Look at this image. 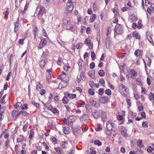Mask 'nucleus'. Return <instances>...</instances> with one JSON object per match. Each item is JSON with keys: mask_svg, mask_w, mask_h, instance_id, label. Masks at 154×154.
I'll list each match as a JSON object with an SVG mask.
<instances>
[{"mask_svg": "<svg viewBox=\"0 0 154 154\" xmlns=\"http://www.w3.org/2000/svg\"><path fill=\"white\" fill-rule=\"evenodd\" d=\"M21 112V114L23 116H25L27 115V112L26 111H20Z\"/></svg>", "mask_w": 154, "mask_h": 154, "instance_id": "nucleus-46", "label": "nucleus"}, {"mask_svg": "<svg viewBox=\"0 0 154 154\" xmlns=\"http://www.w3.org/2000/svg\"><path fill=\"white\" fill-rule=\"evenodd\" d=\"M141 88L142 89V90L141 91V93L143 94H145L146 92V89L143 87H141Z\"/></svg>", "mask_w": 154, "mask_h": 154, "instance_id": "nucleus-63", "label": "nucleus"}, {"mask_svg": "<svg viewBox=\"0 0 154 154\" xmlns=\"http://www.w3.org/2000/svg\"><path fill=\"white\" fill-rule=\"evenodd\" d=\"M88 93L90 94L93 95L94 94L95 92L94 90L92 89H90L88 91Z\"/></svg>", "mask_w": 154, "mask_h": 154, "instance_id": "nucleus-39", "label": "nucleus"}, {"mask_svg": "<svg viewBox=\"0 0 154 154\" xmlns=\"http://www.w3.org/2000/svg\"><path fill=\"white\" fill-rule=\"evenodd\" d=\"M39 8L40 10L38 13V15L39 16L40 15L42 16V14L44 13L45 11V8L43 6H40L39 7V6H37V8Z\"/></svg>", "mask_w": 154, "mask_h": 154, "instance_id": "nucleus-13", "label": "nucleus"}, {"mask_svg": "<svg viewBox=\"0 0 154 154\" xmlns=\"http://www.w3.org/2000/svg\"><path fill=\"white\" fill-rule=\"evenodd\" d=\"M102 120L103 122L105 121L107 119L106 113L105 112H102Z\"/></svg>", "mask_w": 154, "mask_h": 154, "instance_id": "nucleus-20", "label": "nucleus"}, {"mask_svg": "<svg viewBox=\"0 0 154 154\" xmlns=\"http://www.w3.org/2000/svg\"><path fill=\"white\" fill-rule=\"evenodd\" d=\"M5 109L4 106H2L0 108V114H2Z\"/></svg>", "mask_w": 154, "mask_h": 154, "instance_id": "nucleus-41", "label": "nucleus"}, {"mask_svg": "<svg viewBox=\"0 0 154 154\" xmlns=\"http://www.w3.org/2000/svg\"><path fill=\"white\" fill-rule=\"evenodd\" d=\"M78 64L79 66L82 67L84 65V62L82 60H80L79 61Z\"/></svg>", "mask_w": 154, "mask_h": 154, "instance_id": "nucleus-44", "label": "nucleus"}, {"mask_svg": "<svg viewBox=\"0 0 154 154\" xmlns=\"http://www.w3.org/2000/svg\"><path fill=\"white\" fill-rule=\"evenodd\" d=\"M14 31L15 32H17V31H18V28L20 25L19 18V17H18L17 18V21H16L14 23Z\"/></svg>", "mask_w": 154, "mask_h": 154, "instance_id": "nucleus-10", "label": "nucleus"}, {"mask_svg": "<svg viewBox=\"0 0 154 154\" xmlns=\"http://www.w3.org/2000/svg\"><path fill=\"white\" fill-rule=\"evenodd\" d=\"M24 39H20L19 41V44L23 45L24 44Z\"/></svg>", "mask_w": 154, "mask_h": 154, "instance_id": "nucleus-62", "label": "nucleus"}, {"mask_svg": "<svg viewBox=\"0 0 154 154\" xmlns=\"http://www.w3.org/2000/svg\"><path fill=\"white\" fill-rule=\"evenodd\" d=\"M54 149L55 150L56 152H58L56 154H61L62 150V149L61 148L58 147H55Z\"/></svg>", "mask_w": 154, "mask_h": 154, "instance_id": "nucleus-29", "label": "nucleus"}, {"mask_svg": "<svg viewBox=\"0 0 154 154\" xmlns=\"http://www.w3.org/2000/svg\"><path fill=\"white\" fill-rule=\"evenodd\" d=\"M20 140H25L24 137L23 135H18L17 139V142Z\"/></svg>", "mask_w": 154, "mask_h": 154, "instance_id": "nucleus-24", "label": "nucleus"}, {"mask_svg": "<svg viewBox=\"0 0 154 154\" xmlns=\"http://www.w3.org/2000/svg\"><path fill=\"white\" fill-rule=\"evenodd\" d=\"M119 91L122 96H125L128 91L126 86L123 84H120L119 86Z\"/></svg>", "mask_w": 154, "mask_h": 154, "instance_id": "nucleus-3", "label": "nucleus"}, {"mask_svg": "<svg viewBox=\"0 0 154 154\" xmlns=\"http://www.w3.org/2000/svg\"><path fill=\"white\" fill-rule=\"evenodd\" d=\"M75 117L74 116H69L68 117V121L69 122H70V124L71 123H72L75 120Z\"/></svg>", "mask_w": 154, "mask_h": 154, "instance_id": "nucleus-19", "label": "nucleus"}, {"mask_svg": "<svg viewBox=\"0 0 154 154\" xmlns=\"http://www.w3.org/2000/svg\"><path fill=\"white\" fill-rule=\"evenodd\" d=\"M51 77V74H48L46 77V79L49 81L50 80Z\"/></svg>", "mask_w": 154, "mask_h": 154, "instance_id": "nucleus-58", "label": "nucleus"}, {"mask_svg": "<svg viewBox=\"0 0 154 154\" xmlns=\"http://www.w3.org/2000/svg\"><path fill=\"white\" fill-rule=\"evenodd\" d=\"M108 101V99L107 97H101L99 100V101L102 103H105L107 102Z\"/></svg>", "mask_w": 154, "mask_h": 154, "instance_id": "nucleus-8", "label": "nucleus"}, {"mask_svg": "<svg viewBox=\"0 0 154 154\" xmlns=\"http://www.w3.org/2000/svg\"><path fill=\"white\" fill-rule=\"evenodd\" d=\"M65 95L68 97L69 99H74L76 97V95L74 94H70L68 92H66L65 93Z\"/></svg>", "mask_w": 154, "mask_h": 154, "instance_id": "nucleus-14", "label": "nucleus"}, {"mask_svg": "<svg viewBox=\"0 0 154 154\" xmlns=\"http://www.w3.org/2000/svg\"><path fill=\"white\" fill-rule=\"evenodd\" d=\"M137 28L139 29H140L142 27V25L141 24V21H138V24L137 25Z\"/></svg>", "mask_w": 154, "mask_h": 154, "instance_id": "nucleus-54", "label": "nucleus"}, {"mask_svg": "<svg viewBox=\"0 0 154 154\" xmlns=\"http://www.w3.org/2000/svg\"><path fill=\"white\" fill-rule=\"evenodd\" d=\"M68 145V143L65 141L62 142L61 143V146L62 148H66L67 147Z\"/></svg>", "mask_w": 154, "mask_h": 154, "instance_id": "nucleus-21", "label": "nucleus"}, {"mask_svg": "<svg viewBox=\"0 0 154 154\" xmlns=\"http://www.w3.org/2000/svg\"><path fill=\"white\" fill-rule=\"evenodd\" d=\"M106 47L108 48L109 47L110 45V39L109 38H107L106 39Z\"/></svg>", "mask_w": 154, "mask_h": 154, "instance_id": "nucleus-26", "label": "nucleus"}, {"mask_svg": "<svg viewBox=\"0 0 154 154\" xmlns=\"http://www.w3.org/2000/svg\"><path fill=\"white\" fill-rule=\"evenodd\" d=\"M63 133L66 134H68L69 133V131L68 129L66 128V127L63 128Z\"/></svg>", "mask_w": 154, "mask_h": 154, "instance_id": "nucleus-36", "label": "nucleus"}, {"mask_svg": "<svg viewBox=\"0 0 154 154\" xmlns=\"http://www.w3.org/2000/svg\"><path fill=\"white\" fill-rule=\"evenodd\" d=\"M121 134L122 136L126 138L128 136V134L127 133V129L125 128H122Z\"/></svg>", "mask_w": 154, "mask_h": 154, "instance_id": "nucleus-15", "label": "nucleus"}, {"mask_svg": "<svg viewBox=\"0 0 154 154\" xmlns=\"http://www.w3.org/2000/svg\"><path fill=\"white\" fill-rule=\"evenodd\" d=\"M28 105L26 104H24L21 107V109L23 110L24 109H28Z\"/></svg>", "mask_w": 154, "mask_h": 154, "instance_id": "nucleus-45", "label": "nucleus"}, {"mask_svg": "<svg viewBox=\"0 0 154 154\" xmlns=\"http://www.w3.org/2000/svg\"><path fill=\"white\" fill-rule=\"evenodd\" d=\"M34 135V131L32 130H30V134L29 136V138L30 139H31L33 137V136Z\"/></svg>", "mask_w": 154, "mask_h": 154, "instance_id": "nucleus-33", "label": "nucleus"}, {"mask_svg": "<svg viewBox=\"0 0 154 154\" xmlns=\"http://www.w3.org/2000/svg\"><path fill=\"white\" fill-rule=\"evenodd\" d=\"M105 93L106 94L109 96L110 95L112 94L111 91L109 89H107L105 91Z\"/></svg>", "mask_w": 154, "mask_h": 154, "instance_id": "nucleus-35", "label": "nucleus"}, {"mask_svg": "<svg viewBox=\"0 0 154 154\" xmlns=\"http://www.w3.org/2000/svg\"><path fill=\"white\" fill-rule=\"evenodd\" d=\"M41 85L40 83L39 84L37 85L36 88L37 91H40V90L41 89Z\"/></svg>", "mask_w": 154, "mask_h": 154, "instance_id": "nucleus-60", "label": "nucleus"}, {"mask_svg": "<svg viewBox=\"0 0 154 154\" xmlns=\"http://www.w3.org/2000/svg\"><path fill=\"white\" fill-rule=\"evenodd\" d=\"M90 102L92 106L97 107H98L100 106V104L98 103H97L96 101H94L92 98L90 99Z\"/></svg>", "mask_w": 154, "mask_h": 154, "instance_id": "nucleus-9", "label": "nucleus"}, {"mask_svg": "<svg viewBox=\"0 0 154 154\" xmlns=\"http://www.w3.org/2000/svg\"><path fill=\"white\" fill-rule=\"evenodd\" d=\"M147 150L148 152H150L152 150V148L151 146H149L147 148Z\"/></svg>", "mask_w": 154, "mask_h": 154, "instance_id": "nucleus-61", "label": "nucleus"}, {"mask_svg": "<svg viewBox=\"0 0 154 154\" xmlns=\"http://www.w3.org/2000/svg\"><path fill=\"white\" fill-rule=\"evenodd\" d=\"M22 104L20 102H17L16 104L15 105V107L16 108H19V107L21 106Z\"/></svg>", "mask_w": 154, "mask_h": 154, "instance_id": "nucleus-48", "label": "nucleus"}, {"mask_svg": "<svg viewBox=\"0 0 154 154\" xmlns=\"http://www.w3.org/2000/svg\"><path fill=\"white\" fill-rule=\"evenodd\" d=\"M62 25L64 28L68 30L72 29L73 28L72 25L71 24L70 20L69 18L64 19Z\"/></svg>", "mask_w": 154, "mask_h": 154, "instance_id": "nucleus-1", "label": "nucleus"}, {"mask_svg": "<svg viewBox=\"0 0 154 154\" xmlns=\"http://www.w3.org/2000/svg\"><path fill=\"white\" fill-rule=\"evenodd\" d=\"M82 132L81 131L80 129H79V130H78V131L74 134V135L76 137H78L79 136L82 135Z\"/></svg>", "mask_w": 154, "mask_h": 154, "instance_id": "nucleus-28", "label": "nucleus"}, {"mask_svg": "<svg viewBox=\"0 0 154 154\" xmlns=\"http://www.w3.org/2000/svg\"><path fill=\"white\" fill-rule=\"evenodd\" d=\"M28 125H24L23 127V131L24 132H26L27 129Z\"/></svg>", "mask_w": 154, "mask_h": 154, "instance_id": "nucleus-55", "label": "nucleus"}, {"mask_svg": "<svg viewBox=\"0 0 154 154\" xmlns=\"http://www.w3.org/2000/svg\"><path fill=\"white\" fill-rule=\"evenodd\" d=\"M83 46V44L82 43H80L77 44L76 46V47L77 49H80Z\"/></svg>", "mask_w": 154, "mask_h": 154, "instance_id": "nucleus-42", "label": "nucleus"}, {"mask_svg": "<svg viewBox=\"0 0 154 154\" xmlns=\"http://www.w3.org/2000/svg\"><path fill=\"white\" fill-rule=\"evenodd\" d=\"M68 97L66 96H64L63 97L62 100L63 103L66 104L68 103L69 100L68 99Z\"/></svg>", "mask_w": 154, "mask_h": 154, "instance_id": "nucleus-27", "label": "nucleus"}, {"mask_svg": "<svg viewBox=\"0 0 154 154\" xmlns=\"http://www.w3.org/2000/svg\"><path fill=\"white\" fill-rule=\"evenodd\" d=\"M123 30V26L122 25L117 24L114 29V32L117 34L121 35Z\"/></svg>", "mask_w": 154, "mask_h": 154, "instance_id": "nucleus-4", "label": "nucleus"}, {"mask_svg": "<svg viewBox=\"0 0 154 154\" xmlns=\"http://www.w3.org/2000/svg\"><path fill=\"white\" fill-rule=\"evenodd\" d=\"M89 120L88 116L86 114L83 115L80 119L81 122L84 125L87 124Z\"/></svg>", "mask_w": 154, "mask_h": 154, "instance_id": "nucleus-5", "label": "nucleus"}, {"mask_svg": "<svg viewBox=\"0 0 154 154\" xmlns=\"http://www.w3.org/2000/svg\"><path fill=\"white\" fill-rule=\"evenodd\" d=\"M137 143V146L139 148H142L144 146L143 144L142 141L141 140L139 139Z\"/></svg>", "mask_w": 154, "mask_h": 154, "instance_id": "nucleus-22", "label": "nucleus"}, {"mask_svg": "<svg viewBox=\"0 0 154 154\" xmlns=\"http://www.w3.org/2000/svg\"><path fill=\"white\" fill-rule=\"evenodd\" d=\"M92 115L95 119H97L100 117V113L97 110H94L92 112Z\"/></svg>", "mask_w": 154, "mask_h": 154, "instance_id": "nucleus-7", "label": "nucleus"}, {"mask_svg": "<svg viewBox=\"0 0 154 154\" xmlns=\"http://www.w3.org/2000/svg\"><path fill=\"white\" fill-rule=\"evenodd\" d=\"M98 73L99 75L100 76H103L104 75L105 72L103 70H100L99 71Z\"/></svg>", "mask_w": 154, "mask_h": 154, "instance_id": "nucleus-32", "label": "nucleus"}, {"mask_svg": "<svg viewBox=\"0 0 154 154\" xmlns=\"http://www.w3.org/2000/svg\"><path fill=\"white\" fill-rule=\"evenodd\" d=\"M76 4L75 2L73 1V0H68V2L67 3L66 10L68 12H71L73 8L74 5Z\"/></svg>", "mask_w": 154, "mask_h": 154, "instance_id": "nucleus-2", "label": "nucleus"}, {"mask_svg": "<svg viewBox=\"0 0 154 154\" xmlns=\"http://www.w3.org/2000/svg\"><path fill=\"white\" fill-rule=\"evenodd\" d=\"M51 110V111H52L55 114L58 113L59 112V111L57 109L55 108H52Z\"/></svg>", "mask_w": 154, "mask_h": 154, "instance_id": "nucleus-40", "label": "nucleus"}, {"mask_svg": "<svg viewBox=\"0 0 154 154\" xmlns=\"http://www.w3.org/2000/svg\"><path fill=\"white\" fill-rule=\"evenodd\" d=\"M90 68L91 69H93L95 67V63L94 62H92L90 64Z\"/></svg>", "mask_w": 154, "mask_h": 154, "instance_id": "nucleus-56", "label": "nucleus"}, {"mask_svg": "<svg viewBox=\"0 0 154 154\" xmlns=\"http://www.w3.org/2000/svg\"><path fill=\"white\" fill-rule=\"evenodd\" d=\"M104 89L103 88H100L99 91V94L100 95H102L104 92Z\"/></svg>", "mask_w": 154, "mask_h": 154, "instance_id": "nucleus-37", "label": "nucleus"}, {"mask_svg": "<svg viewBox=\"0 0 154 154\" xmlns=\"http://www.w3.org/2000/svg\"><path fill=\"white\" fill-rule=\"evenodd\" d=\"M154 94L151 92H150L149 94V99L151 100L152 101L154 100Z\"/></svg>", "mask_w": 154, "mask_h": 154, "instance_id": "nucleus-30", "label": "nucleus"}, {"mask_svg": "<svg viewBox=\"0 0 154 154\" xmlns=\"http://www.w3.org/2000/svg\"><path fill=\"white\" fill-rule=\"evenodd\" d=\"M45 90L42 89L41 90L40 93L41 95H43L45 93Z\"/></svg>", "mask_w": 154, "mask_h": 154, "instance_id": "nucleus-64", "label": "nucleus"}, {"mask_svg": "<svg viewBox=\"0 0 154 154\" xmlns=\"http://www.w3.org/2000/svg\"><path fill=\"white\" fill-rule=\"evenodd\" d=\"M96 18V15L95 14H92L90 18V22L91 23L93 22L95 20Z\"/></svg>", "mask_w": 154, "mask_h": 154, "instance_id": "nucleus-25", "label": "nucleus"}, {"mask_svg": "<svg viewBox=\"0 0 154 154\" xmlns=\"http://www.w3.org/2000/svg\"><path fill=\"white\" fill-rule=\"evenodd\" d=\"M85 43L89 46V49H91L93 47V43L91 42V40L89 38H87L85 41Z\"/></svg>", "mask_w": 154, "mask_h": 154, "instance_id": "nucleus-6", "label": "nucleus"}, {"mask_svg": "<svg viewBox=\"0 0 154 154\" xmlns=\"http://www.w3.org/2000/svg\"><path fill=\"white\" fill-rule=\"evenodd\" d=\"M94 143L95 145H97L98 146H100L102 145V143L100 140H96L94 141Z\"/></svg>", "mask_w": 154, "mask_h": 154, "instance_id": "nucleus-31", "label": "nucleus"}, {"mask_svg": "<svg viewBox=\"0 0 154 154\" xmlns=\"http://www.w3.org/2000/svg\"><path fill=\"white\" fill-rule=\"evenodd\" d=\"M78 130H79V129L77 128H73L72 129V131L74 134L75 133L77 132L78 131Z\"/></svg>", "mask_w": 154, "mask_h": 154, "instance_id": "nucleus-59", "label": "nucleus"}, {"mask_svg": "<svg viewBox=\"0 0 154 154\" xmlns=\"http://www.w3.org/2000/svg\"><path fill=\"white\" fill-rule=\"evenodd\" d=\"M142 51L139 49L136 50L134 53L135 55L137 57L140 56L142 55Z\"/></svg>", "mask_w": 154, "mask_h": 154, "instance_id": "nucleus-17", "label": "nucleus"}, {"mask_svg": "<svg viewBox=\"0 0 154 154\" xmlns=\"http://www.w3.org/2000/svg\"><path fill=\"white\" fill-rule=\"evenodd\" d=\"M97 128H95V130L96 131H98L100 130L102 128L101 127L100 124H98L97 125Z\"/></svg>", "mask_w": 154, "mask_h": 154, "instance_id": "nucleus-52", "label": "nucleus"}, {"mask_svg": "<svg viewBox=\"0 0 154 154\" xmlns=\"http://www.w3.org/2000/svg\"><path fill=\"white\" fill-rule=\"evenodd\" d=\"M132 27L134 29H135L137 28V24L136 23H133L132 24Z\"/></svg>", "mask_w": 154, "mask_h": 154, "instance_id": "nucleus-57", "label": "nucleus"}, {"mask_svg": "<svg viewBox=\"0 0 154 154\" xmlns=\"http://www.w3.org/2000/svg\"><path fill=\"white\" fill-rule=\"evenodd\" d=\"M133 35L136 39H140V35L138 34L137 33H134L133 34Z\"/></svg>", "mask_w": 154, "mask_h": 154, "instance_id": "nucleus-34", "label": "nucleus"}, {"mask_svg": "<svg viewBox=\"0 0 154 154\" xmlns=\"http://www.w3.org/2000/svg\"><path fill=\"white\" fill-rule=\"evenodd\" d=\"M47 59H42V60H41L39 63V64L40 66L43 68L45 66V65L46 62H47Z\"/></svg>", "mask_w": 154, "mask_h": 154, "instance_id": "nucleus-16", "label": "nucleus"}, {"mask_svg": "<svg viewBox=\"0 0 154 154\" xmlns=\"http://www.w3.org/2000/svg\"><path fill=\"white\" fill-rule=\"evenodd\" d=\"M146 37L149 42L151 43L152 42L151 36L149 35H147Z\"/></svg>", "mask_w": 154, "mask_h": 154, "instance_id": "nucleus-49", "label": "nucleus"}, {"mask_svg": "<svg viewBox=\"0 0 154 154\" xmlns=\"http://www.w3.org/2000/svg\"><path fill=\"white\" fill-rule=\"evenodd\" d=\"M44 46L47 44V41L45 38L42 39L40 42Z\"/></svg>", "mask_w": 154, "mask_h": 154, "instance_id": "nucleus-38", "label": "nucleus"}, {"mask_svg": "<svg viewBox=\"0 0 154 154\" xmlns=\"http://www.w3.org/2000/svg\"><path fill=\"white\" fill-rule=\"evenodd\" d=\"M145 1V6H147L149 5H150L149 7H151L152 6V3L150 2L148 0H144ZM142 6L143 8V9H144V0H142Z\"/></svg>", "mask_w": 154, "mask_h": 154, "instance_id": "nucleus-11", "label": "nucleus"}, {"mask_svg": "<svg viewBox=\"0 0 154 154\" xmlns=\"http://www.w3.org/2000/svg\"><path fill=\"white\" fill-rule=\"evenodd\" d=\"M111 125H112L111 124L110 122L108 121L107 122L106 127L108 130L110 131L112 129V126H111Z\"/></svg>", "mask_w": 154, "mask_h": 154, "instance_id": "nucleus-23", "label": "nucleus"}, {"mask_svg": "<svg viewBox=\"0 0 154 154\" xmlns=\"http://www.w3.org/2000/svg\"><path fill=\"white\" fill-rule=\"evenodd\" d=\"M12 75V73L11 72H10L7 75V77L6 79V81H8L10 79V77Z\"/></svg>", "mask_w": 154, "mask_h": 154, "instance_id": "nucleus-50", "label": "nucleus"}, {"mask_svg": "<svg viewBox=\"0 0 154 154\" xmlns=\"http://www.w3.org/2000/svg\"><path fill=\"white\" fill-rule=\"evenodd\" d=\"M6 95H5L0 100V103H3L5 102V99L6 97Z\"/></svg>", "mask_w": 154, "mask_h": 154, "instance_id": "nucleus-47", "label": "nucleus"}, {"mask_svg": "<svg viewBox=\"0 0 154 154\" xmlns=\"http://www.w3.org/2000/svg\"><path fill=\"white\" fill-rule=\"evenodd\" d=\"M85 72L84 71H82L80 74V76L82 79H84L85 78L84 74Z\"/></svg>", "mask_w": 154, "mask_h": 154, "instance_id": "nucleus-53", "label": "nucleus"}, {"mask_svg": "<svg viewBox=\"0 0 154 154\" xmlns=\"http://www.w3.org/2000/svg\"><path fill=\"white\" fill-rule=\"evenodd\" d=\"M10 143V140H7L6 142L5 143V146L6 147V149L9 147L10 146V145L9 144Z\"/></svg>", "mask_w": 154, "mask_h": 154, "instance_id": "nucleus-51", "label": "nucleus"}, {"mask_svg": "<svg viewBox=\"0 0 154 154\" xmlns=\"http://www.w3.org/2000/svg\"><path fill=\"white\" fill-rule=\"evenodd\" d=\"M130 73L129 75H130V77L134 79L137 75V72L134 69H132L130 71Z\"/></svg>", "mask_w": 154, "mask_h": 154, "instance_id": "nucleus-12", "label": "nucleus"}, {"mask_svg": "<svg viewBox=\"0 0 154 154\" xmlns=\"http://www.w3.org/2000/svg\"><path fill=\"white\" fill-rule=\"evenodd\" d=\"M61 79V80L65 82H67L69 80V77L66 75H62V78Z\"/></svg>", "mask_w": 154, "mask_h": 154, "instance_id": "nucleus-18", "label": "nucleus"}, {"mask_svg": "<svg viewBox=\"0 0 154 154\" xmlns=\"http://www.w3.org/2000/svg\"><path fill=\"white\" fill-rule=\"evenodd\" d=\"M91 57L92 60H94L95 58V54L94 51H92L91 52Z\"/></svg>", "mask_w": 154, "mask_h": 154, "instance_id": "nucleus-43", "label": "nucleus"}]
</instances>
